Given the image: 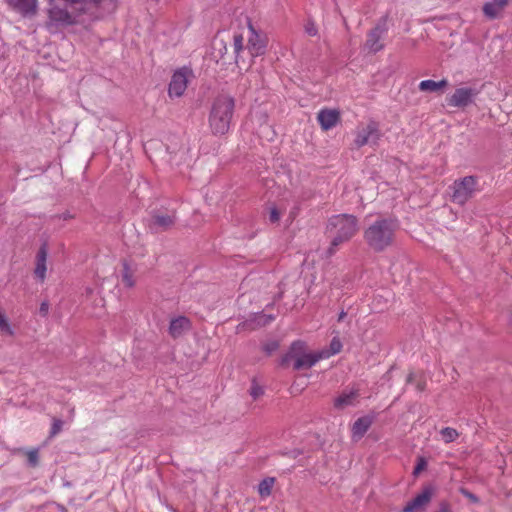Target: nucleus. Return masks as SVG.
<instances>
[{
  "label": "nucleus",
  "mask_w": 512,
  "mask_h": 512,
  "mask_svg": "<svg viewBox=\"0 0 512 512\" xmlns=\"http://www.w3.org/2000/svg\"><path fill=\"white\" fill-rule=\"evenodd\" d=\"M274 318L272 316H268V315H265V314H261L257 317V322L258 324H261V325H266L268 324L269 322H271Z\"/></svg>",
  "instance_id": "obj_29"
},
{
  "label": "nucleus",
  "mask_w": 512,
  "mask_h": 512,
  "mask_svg": "<svg viewBox=\"0 0 512 512\" xmlns=\"http://www.w3.org/2000/svg\"><path fill=\"white\" fill-rule=\"evenodd\" d=\"M451 189L452 201L462 206L479 192L478 180L474 176H465L454 181Z\"/></svg>",
  "instance_id": "obj_4"
},
{
  "label": "nucleus",
  "mask_w": 512,
  "mask_h": 512,
  "mask_svg": "<svg viewBox=\"0 0 512 512\" xmlns=\"http://www.w3.org/2000/svg\"><path fill=\"white\" fill-rule=\"evenodd\" d=\"M64 2L67 6L66 8L55 6L50 9L49 17L52 22H55L59 25H70L82 21L81 18L85 15L89 17L92 16L90 11L78 10L72 5V3L68 1Z\"/></svg>",
  "instance_id": "obj_5"
},
{
  "label": "nucleus",
  "mask_w": 512,
  "mask_h": 512,
  "mask_svg": "<svg viewBox=\"0 0 512 512\" xmlns=\"http://www.w3.org/2000/svg\"><path fill=\"white\" fill-rule=\"evenodd\" d=\"M346 316V313L344 311H342L339 316H338V321H342Z\"/></svg>",
  "instance_id": "obj_36"
},
{
  "label": "nucleus",
  "mask_w": 512,
  "mask_h": 512,
  "mask_svg": "<svg viewBox=\"0 0 512 512\" xmlns=\"http://www.w3.org/2000/svg\"><path fill=\"white\" fill-rule=\"evenodd\" d=\"M422 467H423V463L418 464V465L416 466V468H415V471H414V472H415V473H418V472L422 469Z\"/></svg>",
  "instance_id": "obj_37"
},
{
  "label": "nucleus",
  "mask_w": 512,
  "mask_h": 512,
  "mask_svg": "<svg viewBox=\"0 0 512 512\" xmlns=\"http://www.w3.org/2000/svg\"><path fill=\"white\" fill-rule=\"evenodd\" d=\"M321 128L325 131L333 128L340 119V114L334 109H322L317 116Z\"/></svg>",
  "instance_id": "obj_13"
},
{
  "label": "nucleus",
  "mask_w": 512,
  "mask_h": 512,
  "mask_svg": "<svg viewBox=\"0 0 512 512\" xmlns=\"http://www.w3.org/2000/svg\"><path fill=\"white\" fill-rule=\"evenodd\" d=\"M269 219L273 223L277 222L280 219V213L275 207L271 208Z\"/></svg>",
  "instance_id": "obj_33"
},
{
  "label": "nucleus",
  "mask_w": 512,
  "mask_h": 512,
  "mask_svg": "<svg viewBox=\"0 0 512 512\" xmlns=\"http://www.w3.org/2000/svg\"><path fill=\"white\" fill-rule=\"evenodd\" d=\"M341 349L342 343L340 339L338 337H333L330 342L329 348L322 349L321 351H319L320 357H322V359H328L329 357L338 354L341 351Z\"/></svg>",
  "instance_id": "obj_21"
},
{
  "label": "nucleus",
  "mask_w": 512,
  "mask_h": 512,
  "mask_svg": "<svg viewBox=\"0 0 512 512\" xmlns=\"http://www.w3.org/2000/svg\"><path fill=\"white\" fill-rule=\"evenodd\" d=\"M248 28L250 35L248 38L247 49L250 55L252 57H257L264 54L266 48L265 39L255 31L251 24H249Z\"/></svg>",
  "instance_id": "obj_11"
},
{
  "label": "nucleus",
  "mask_w": 512,
  "mask_h": 512,
  "mask_svg": "<svg viewBox=\"0 0 512 512\" xmlns=\"http://www.w3.org/2000/svg\"><path fill=\"white\" fill-rule=\"evenodd\" d=\"M305 344L301 341H296L292 344L288 357L294 359V369H307L314 366L319 360L320 352L306 353L304 351Z\"/></svg>",
  "instance_id": "obj_6"
},
{
  "label": "nucleus",
  "mask_w": 512,
  "mask_h": 512,
  "mask_svg": "<svg viewBox=\"0 0 512 512\" xmlns=\"http://www.w3.org/2000/svg\"><path fill=\"white\" fill-rule=\"evenodd\" d=\"M379 138L380 132L378 125L375 122H370L366 126L358 128L354 142L357 147L375 145Z\"/></svg>",
  "instance_id": "obj_10"
},
{
  "label": "nucleus",
  "mask_w": 512,
  "mask_h": 512,
  "mask_svg": "<svg viewBox=\"0 0 512 512\" xmlns=\"http://www.w3.org/2000/svg\"><path fill=\"white\" fill-rule=\"evenodd\" d=\"M274 485V478H265L258 485V492L262 497H267L271 494Z\"/></svg>",
  "instance_id": "obj_24"
},
{
  "label": "nucleus",
  "mask_w": 512,
  "mask_h": 512,
  "mask_svg": "<svg viewBox=\"0 0 512 512\" xmlns=\"http://www.w3.org/2000/svg\"><path fill=\"white\" fill-rule=\"evenodd\" d=\"M193 71L184 66L177 69L169 83L168 93L170 97H181L186 89L189 81L193 78Z\"/></svg>",
  "instance_id": "obj_7"
},
{
  "label": "nucleus",
  "mask_w": 512,
  "mask_h": 512,
  "mask_svg": "<svg viewBox=\"0 0 512 512\" xmlns=\"http://www.w3.org/2000/svg\"><path fill=\"white\" fill-rule=\"evenodd\" d=\"M433 495L432 487H426L404 507L403 512H420L430 502Z\"/></svg>",
  "instance_id": "obj_12"
},
{
  "label": "nucleus",
  "mask_w": 512,
  "mask_h": 512,
  "mask_svg": "<svg viewBox=\"0 0 512 512\" xmlns=\"http://www.w3.org/2000/svg\"><path fill=\"white\" fill-rule=\"evenodd\" d=\"M448 85L447 80L443 79L440 81H434V80H423L419 83V89L421 91H427V92H436Z\"/></svg>",
  "instance_id": "obj_20"
},
{
  "label": "nucleus",
  "mask_w": 512,
  "mask_h": 512,
  "mask_svg": "<svg viewBox=\"0 0 512 512\" xmlns=\"http://www.w3.org/2000/svg\"><path fill=\"white\" fill-rule=\"evenodd\" d=\"M388 31L386 19L379 21L376 26L367 34L365 43L366 49L370 52L376 53L383 49L384 45L381 40L384 38Z\"/></svg>",
  "instance_id": "obj_8"
},
{
  "label": "nucleus",
  "mask_w": 512,
  "mask_h": 512,
  "mask_svg": "<svg viewBox=\"0 0 512 512\" xmlns=\"http://www.w3.org/2000/svg\"><path fill=\"white\" fill-rule=\"evenodd\" d=\"M0 332L6 333L8 335L13 334V330H12L10 324L8 323L7 318L2 314L1 311H0Z\"/></svg>",
  "instance_id": "obj_27"
},
{
  "label": "nucleus",
  "mask_w": 512,
  "mask_h": 512,
  "mask_svg": "<svg viewBox=\"0 0 512 512\" xmlns=\"http://www.w3.org/2000/svg\"><path fill=\"white\" fill-rule=\"evenodd\" d=\"M399 229V222L392 217L378 218L364 231V239L374 251H383L389 247Z\"/></svg>",
  "instance_id": "obj_1"
},
{
  "label": "nucleus",
  "mask_w": 512,
  "mask_h": 512,
  "mask_svg": "<svg viewBox=\"0 0 512 512\" xmlns=\"http://www.w3.org/2000/svg\"><path fill=\"white\" fill-rule=\"evenodd\" d=\"M264 393L263 388L259 385H257L255 382L252 384L250 389V394L253 397V399H257Z\"/></svg>",
  "instance_id": "obj_28"
},
{
  "label": "nucleus",
  "mask_w": 512,
  "mask_h": 512,
  "mask_svg": "<svg viewBox=\"0 0 512 512\" xmlns=\"http://www.w3.org/2000/svg\"><path fill=\"white\" fill-rule=\"evenodd\" d=\"M235 108V99L229 95L217 96L211 106L209 127L214 135H224L230 129Z\"/></svg>",
  "instance_id": "obj_2"
},
{
  "label": "nucleus",
  "mask_w": 512,
  "mask_h": 512,
  "mask_svg": "<svg viewBox=\"0 0 512 512\" xmlns=\"http://www.w3.org/2000/svg\"><path fill=\"white\" fill-rule=\"evenodd\" d=\"M48 251L46 245H42L36 255V266L34 270V274L36 278H38L41 282H43L46 278V261H47Z\"/></svg>",
  "instance_id": "obj_15"
},
{
  "label": "nucleus",
  "mask_w": 512,
  "mask_h": 512,
  "mask_svg": "<svg viewBox=\"0 0 512 512\" xmlns=\"http://www.w3.org/2000/svg\"><path fill=\"white\" fill-rule=\"evenodd\" d=\"M305 31L310 36H315L317 34V28L315 27L314 23L309 22L305 26Z\"/></svg>",
  "instance_id": "obj_32"
},
{
  "label": "nucleus",
  "mask_w": 512,
  "mask_h": 512,
  "mask_svg": "<svg viewBox=\"0 0 512 512\" xmlns=\"http://www.w3.org/2000/svg\"><path fill=\"white\" fill-rule=\"evenodd\" d=\"M86 292H87V294H92V293L94 292V290H93V289H91V288H87V289H86Z\"/></svg>",
  "instance_id": "obj_38"
},
{
  "label": "nucleus",
  "mask_w": 512,
  "mask_h": 512,
  "mask_svg": "<svg viewBox=\"0 0 512 512\" xmlns=\"http://www.w3.org/2000/svg\"><path fill=\"white\" fill-rule=\"evenodd\" d=\"M190 328V321L184 316L174 318L170 322L169 333L172 337L177 338Z\"/></svg>",
  "instance_id": "obj_17"
},
{
  "label": "nucleus",
  "mask_w": 512,
  "mask_h": 512,
  "mask_svg": "<svg viewBox=\"0 0 512 512\" xmlns=\"http://www.w3.org/2000/svg\"><path fill=\"white\" fill-rule=\"evenodd\" d=\"M121 281L123 285L127 288H132L135 285L134 273L126 262L123 263Z\"/></svg>",
  "instance_id": "obj_23"
},
{
  "label": "nucleus",
  "mask_w": 512,
  "mask_h": 512,
  "mask_svg": "<svg viewBox=\"0 0 512 512\" xmlns=\"http://www.w3.org/2000/svg\"><path fill=\"white\" fill-rule=\"evenodd\" d=\"M437 512H451L449 505L445 502L441 503Z\"/></svg>",
  "instance_id": "obj_35"
},
{
  "label": "nucleus",
  "mask_w": 512,
  "mask_h": 512,
  "mask_svg": "<svg viewBox=\"0 0 512 512\" xmlns=\"http://www.w3.org/2000/svg\"><path fill=\"white\" fill-rule=\"evenodd\" d=\"M243 49V37L242 35H235L234 36V52L236 54L235 60L238 63L239 62V53Z\"/></svg>",
  "instance_id": "obj_26"
},
{
  "label": "nucleus",
  "mask_w": 512,
  "mask_h": 512,
  "mask_svg": "<svg viewBox=\"0 0 512 512\" xmlns=\"http://www.w3.org/2000/svg\"><path fill=\"white\" fill-rule=\"evenodd\" d=\"M10 6L23 15L33 14L36 10L37 0H6Z\"/></svg>",
  "instance_id": "obj_18"
},
{
  "label": "nucleus",
  "mask_w": 512,
  "mask_h": 512,
  "mask_svg": "<svg viewBox=\"0 0 512 512\" xmlns=\"http://www.w3.org/2000/svg\"><path fill=\"white\" fill-rule=\"evenodd\" d=\"M509 0H490L483 6V13L489 19L497 18Z\"/></svg>",
  "instance_id": "obj_16"
},
{
  "label": "nucleus",
  "mask_w": 512,
  "mask_h": 512,
  "mask_svg": "<svg viewBox=\"0 0 512 512\" xmlns=\"http://www.w3.org/2000/svg\"><path fill=\"white\" fill-rule=\"evenodd\" d=\"M440 435L442 437V440L445 443H451V442L455 441L458 438L459 433L454 428L445 427V428L441 429Z\"/></svg>",
  "instance_id": "obj_25"
},
{
  "label": "nucleus",
  "mask_w": 512,
  "mask_h": 512,
  "mask_svg": "<svg viewBox=\"0 0 512 512\" xmlns=\"http://www.w3.org/2000/svg\"><path fill=\"white\" fill-rule=\"evenodd\" d=\"M358 396H359L358 389H356V388L346 389L338 397L335 398L334 406L337 409H344L346 407L352 406L355 404Z\"/></svg>",
  "instance_id": "obj_14"
},
{
  "label": "nucleus",
  "mask_w": 512,
  "mask_h": 512,
  "mask_svg": "<svg viewBox=\"0 0 512 512\" xmlns=\"http://www.w3.org/2000/svg\"><path fill=\"white\" fill-rule=\"evenodd\" d=\"M28 462L30 465L35 466L38 462V452L37 451H30L28 453Z\"/></svg>",
  "instance_id": "obj_31"
},
{
  "label": "nucleus",
  "mask_w": 512,
  "mask_h": 512,
  "mask_svg": "<svg viewBox=\"0 0 512 512\" xmlns=\"http://www.w3.org/2000/svg\"><path fill=\"white\" fill-rule=\"evenodd\" d=\"M62 424H63V423H62V421H61V420L55 419V420L53 421V424H52L51 434H52V435L57 434V433L61 430V428H62Z\"/></svg>",
  "instance_id": "obj_30"
},
{
  "label": "nucleus",
  "mask_w": 512,
  "mask_h": 512,
  "mask_svg": "<svg viewBox=\"0 0 512 512\" xmlns=\"http://www.w3.org/2000/svg\"><path fill=\"white\" fill-rule=\"evenodd\" d=\"M372 424V419L368 416L358 418L352 427V434L354 438L360 439L368 431Z\"/></svg>",
  "instance_id": "obj_19"
},
{
  "label": "nucleus",
  "mask_w": 512,
  "mask_h": 512,
  "mask_svg": "<svg viewBox=\"0 0 512 512\" xmlns=\"http://www.w3.org/2000/svg\"><path fill=\"white\" fill-rule=\"evenodd\" d=\"M153 225L160 229H166L174 223V218L168 214H157L153 216Z\"/></svg>",
  "instance_id": "obj_22"
},
{
  "label": "nucleus",
  "mask_w": 512,
  "mask_h": 512,
  "mask_svg": "<svg viewBox=\"0 0 512 512\" xmlns=\"http://www.w3.org/2000/svg\"><path fill=\"white\" fill-rule=\"evenodd\" d=\"M48 310H49L48 302H46V301L42 302L41 305H40V308H39L40 314L43 315V316H46L47 313H48Z\"/></svg>",
  "instance_id": "obj_34"
},
{
  "label": "nucleus",
  "mask_w": 512,
  "mask_h": 512,
  "mask_svg": "<svg viewBox=\"0 0 512 512\" xmlns=\"http://www.w3.org/2000/svg\"><path fill=\"white\" fill-rule=\"evenodd\" d=\"M357 218L353 215H334L329 219L327 231L332 237L328 254L333 255L336 248L345 241H348L357 231Z\"/></svg>",
  "instance_id": "obj_3"
},
{
  "label": "nucleus",
  "mask_w": 512,
  "mask_h": 512,
  "mask_svg": "<svg viewBox=\"0 0 512 512\" xmlns=\"http://www.w3.org/2000/svg\"><path fill=\"white\" fill-rule=\"evenodd\" d=\"M479 90L473 87H460L448 99V105L457 108H464L472 104Z\"/></svg>",
  "instance_id": "obj_9"
},
{
  "label": "nucleus",
  "mask_w": 512,
  "mask_h": 512,
  "mask_svg": "<svg viewBox=\"0 0 512 512\" xmlns=\"http://www.w3.org/2000/svg\"><path fill=\"white\" fill-rule=\"evenodd\" d=\"M412 377H413V374H410V375L408 376L407 381H408V382H411V381H412Z\"/></svg>",
  "instance_id": "obj_39"
}]
</instances>
